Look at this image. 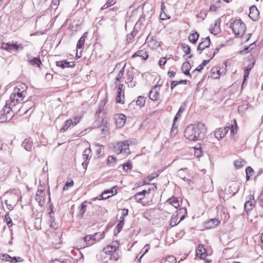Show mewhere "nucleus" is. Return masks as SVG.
Returning a JSON list of instances; mask_svg holds the SVG:
<instances>
[{
	"mask_svg": "<svg viewBox=\"0 0 263 263\" xmlns=\"http://www.w3.org/2000/svg\"><path fill=\"white\" fill-rule=\"evenodd\" d=\"M206 135L204 124L198 122L188 125L184 130V136L191 141L200 140L204 139Z\"/></svg>",
	"mask_w": 263,
	"mask_h": 263,
	"instance_id": "1",
	"label": "nucleus"
},
{
	"mask_svg": "<svg viewBox=\"0 0 263 263\" xmlns=\"http://www.w3.org/2000/svg\"><path fill=\"white\" fill-rule=\"evenodd\" d=\"M27 86L24 84H22L15 87L13 92L10 96V100H7L8 105L15 110L16 104L21 103L27 95Z\"/></svg>",
	"mask_w": 263,
	"mask_h": 263,
	"instance_id": "2",
	"label": "nucleus"
},
{
	"mask_svg": "<svg viewBox=\"0 0 263 263\" xmlns=\"http://www.w3.org/2000/svg\"><path fill=\"white\" fill-rule=\"evenodd\" d=\"M231 28L237 36H242L246 30V26L241 20H236L231 23Z\"/></svg>",
	"mask_w": 263,
	"mask_h": 263,
	"instance_id": "3",
	"label": "nucleus"
},
{
	"mask_svg": "<svg viewBox=\"0 0 263 263\" xmlns=\"http://www.w3.org/2000/svg\"><path fill=\"white\" fill-rule=\"evenodd\" d=\"M129 141L125 140L117 143L114 147V151L117 155L122 154L125 157L130 154L129 149Z\"/></svg>",
	"mask_w": 263,
	"mask_h": 263,
	"instance_id": "4",
	"label": "nucleus"
},
{
	"mask_svg": "<svg viewBox=\"0 0 263 263\" xmlns=\"http://www.w3.org/2000/svg\"><path fill=\"white\" fill-rule=\"evenodd\" d=\"M14 109L9 107L8 105V101L6 102V105L0 111V122L3 123L10 120L13 116Z\"/></svg>",
	"mask_w": 263,
	"mask_h": 263,
	"instance_id": "5",
	"label": "nucleus"
},
{
	"mask_svg": "<svg viewBox=\"0 0 263 263\" xmlns=\"http://www.w3.org/2000/svg\"><path fill=\"white\" fill-rule=\"evenodd\" d=\"M3 48L10 52H17L24 49V46L22 44H18L17 42L8 43L3 44Z\"/></svg>",
	"mask_w": 263,
	"mask_h": 263,
	"instance_id": "6",
	"label": "nucleus"
},
{
	"mask_svg": "<svg viewBox=\"0 0 263 263\" xmlns=\"http://www.w3.org/2000/svg\"><path fill=\"white\" fill-rule=\"evenodd\" d=\"M161 85L157 84L153 87L149 92V99L153 101L158 100L160 98V88Z\"/></svg>",
	"mask_w": 263,
	"mask_h": 263,
	"instance_id": "7",
	"label": "nucleus"
},
{
	"mask_svg": "<svg viewBox=\"0 0 263 263\" xmlns=\"http://www.w3.org/2000/svg\"><path fill=\"white\" fill-rule=\"evenodd\" d=\"M116 102L120 104H124V85L122 84H120L118 87Z\"/></svg>",
	"mask_w": 263,
	"mask_h": 263,
	"instance_id": "8",
	"label": "nucleus"
},
{
	"mask_svg": "<svg viewBox=\"0 0 263 263\" xmlns=\"http://www.w3.org/2000/svg\"><path fill=\"white\" fill-rule=\"evenodd\" d=\"M116 125L118 127H123L126 123V117L122 114H116L115 116Z\"/></svg>",
	"mask_w": 263,
	"mask_h": 263,
	"instance_id": "9",
	"label": "nucleus"
},
{
	"mask_svg": "<svg viewBox=\"0 0 263 263\" xmlns=\"http://www.w3.org/2000/svg\"><path fill=\"white\" fill-rule=\"evenodd\" d=\"M247 199L248 200L245 203V208L246 211L248 212L253 209L255 204V201L253 195L248 196Z\"/></svg>",
	"mask_w": 263,
	"mask_h": 263,
	"instance_id": "10",
	"label": "nucleus"
},
{
	"mask_svg": "<svg viewBox=\"0 0 263 263\" xmlns=\"http://www.w3.org/2000/svg\"><path fill=\"white\" fill-rule=\"evenodd\" d=\"M27 61L28 62L33 66H36L37 67H40L41 65L42 64V62L39 57H32L30 55H27Z\"/></svg>",
	"mask_w": 263,
	"mask_h": 263,
	"instance_id": "11",
	"label": "nucleus"
},
{
	"mask_svg": "<svg viewBox=\"0 0 263 263\" xmlns=\"http://www.w3.org/2000/svg\"><path fill=\"white\" fill-rule=\"evenodd\" d=\"M229 127H224V128H219L215 130V136L218 139L223 138L228 132L229 131Z\"/></svg>",
	"mask_w": 263,
	"mask_h": 263,
	"instance_id": "12",
	"label": "nucleus"
},
{
	"mask_svg": "<svg viewBox=\"0 0 263 263\" xmlns=\"http://www.w3.org/2000/svg\"><path fill=\"white\" fill-rule=\"evenodd\" d=\"M249 17L254 21L257 20L259 15V11L257 10L255 6H252L250 7Z\"/></svg>",
	"mask_w": 263,
	"mask_h": 263,
	"instance_id": "13",
	"label": "nucleus"
},
{
	"mask_svg": "<svg viewBox=\"0 0 263 263\" xmlns=\"http://www.w3.org/2000/svg\"><path fill=\"white\" fill-rule=\"evenodd\" d=\"M196 251L197 256L200 258H204L207 256L206 250L202 245H199Z\"/></svg>",
	"mask_w": 263,
	"mask_h": 263,
	"instance_id": "14",
	"label": "nucleus"
},
{
	"mask_svg": "<svg viewBox=\"0 0 263 263\" xmlns=\"http://www.w3.org/2000/svg\"><path fill=\"white\" fill-rule=\"evenodd\" d=\"M210 39L209 36L204 38L202 40V42L199 44L197 47L198 50L203 51L205 48L210 46Z\"/></svg>",
	"mask_w": 263,
	"mask_h": 263,
	"instance_id": "15",
	"label": "nucleus"
},
{
	"mask_svg": "<svg viewBox=\"0 0 263 263\" xmlns=\"http://www.w3.org/2000/svg\"><path fill=\"white\" fill-rule=\"evenodd\" d=\"M56 65L58 67H60L64 69L65 67H73L75 66L74 62H68L67 61H57Z\"/></svg>",
	"mask_w": 263,
	"mask_h": 263,
	"instance_id": "16",
	"label": "nucleus"
},
{
	"mask_svg": "<svg viewBox=\"0 0 263 263\" xmlns=\"http://www.w3.org/2000/svg\"><path fill=\"white\" fill-rule=\"evenodd\" d=\"M34 106V103L33 102L31 101H28L25 102V103L21 106L18 111H20L21 109H22L23 111H24V113L26 114L30 110H31L32 107Z\"/></svg>",
	"mask_w": 263,
	"mask_h": 263,
	"instance_id": "17",
	"label": "nucleus"
},
{
	"mask_svg": "<svg viewBox=\"0 0 263 263\" xmlns=\"http://www.w3.org/2000/svg\"><path fill=\"white\" fill-rule=\"evenodd\" d=\"M146 196L145 190L136 193L135 195L131 197L129 199H135L137 202H140Z\"/></svg>",
	"mask_w": 263,
	"mask_h": 263,
	"instance_id": "18",
	"label": "nucleus"
},
{
	"mask_svg": "<svg viewBox=\"0 0 263 263\" xmlns=\"http://www.w3.org/2000/svg\"><path fill=\"white\" fill-rule=\"evenodd\" d=\"M32 145V141L30 138L25 139L22 144V146L28 152H30L31 151Z\"/></svg>",
	"mask_w": 263,
	"mask_h": 263,
	"instance_id": "19",
	"label": "nucleus"
},
{
	"mask_svg": "<svg viewBox=\"0 0 263 263\" xmlns=\"http://www.w3.org/2000/svg\"><path fill=\"white\" fill-rule=\"evenodd\" d=\"M136 57H141L143 60H146L148 57L147 52L143 50H141L135 52L132 57V58H135Z\"/></svg>",
	"mask_w": 263,
	"mask_h": 263,
	"instance_id": "20",
	"label": "nucleus"
},
{
	"mask_svg": "<svg viewBox=\"0 0 263 263\" xmlns=\"http://www.w3.org/2000/svg\"><path fill=\"white\" fill-rule=\"evenodd\" d=\"M87 202L86 201L83 202L81 205V208L79 210V211L78 213V217H80V218H82V217L83 216L85 212H86V208H87V204H86Z\"/></svg>",
	"mask_w": 263,
	"mask_h": 263,
	"instance_id": "21",
	"label": "nucleus"
},
{
	"mask_svg": "<svg viewBox=\"0 0 263 263\" xmlns=\"http://www.w3.org/2000/svg\"><path fill=\"white\" fill-rule=\"evenodd\" d=\"M166 202L172 205L176 209L179 206V202L178 199L175 197H172L169 198Z\"/></svg>",
	"mask_w": 263,
	"mask_h": 263,
	"instance_id": "22",
	"label": "nucleus"
},
{
	"mask_svg": "<svg viewBox=\"0 0 263 263\" xmlns=\"http://www.w3.org/2000/svg\"><path fill=\"white\" fill-rule=\"evenodd\" d=\"M219 223V221L217 219H212L207 223L206 228L209 229L214 228Z\"/></svg>",
	"mask_w": 263,
	"mask_h": 263,
	"instance_id": "23",
	"label": "nucleus"
},
{
	"mask_svg": "<svg viewBox=\"0 0 263 263\" xmlns=\"http://www.w3.org/2000/svg\"><path fill=\"white\" fill-rule=\"evenodd\" d=\"M117 249V247L116 246L113 245H109L107 247L104 248L103 251L105 254H109L110 253L112 254L113 252L116 251V250Z\"/></svg>",
	"mask_w": 263,
	"mask_h": 263,
	"instance_id": "24",
	"label": "nucleus"
},
{
	"mask_svg": "<svg viewBox=\"0 0 263 263\" xmlns=\"http://www.w3.org/2000/svg\"><path fill=\"white\" fill-rule=\"evenodd\" d=\"M87 37V33H85L83 34V35L82 36V37L79 40L77 45V48L78 49H82L83 47L85 41V38Z\"/></svg>",
	"mask_w": 263,
	"mask_h": 263,
	"instance_id": "25",
	"label": "nucleus"
},
{
	"mask_svg": "<svg viewBox=\"0 0 263 263\" xmlns=\"http://www.w3.org/2000/svg\"><path fill=\"white\" fill-rule=\"evenodd\" d=\"M219 25H218L217 22H215L213 25H211L210 28L211 33L215 35L219 32Z\"/></svg>",
	"mask_w": 263,
	"mask_h": 263,
	"instance_id": "26",
	"label": "nucleus"
},
{
	"mask_svg": "<svg viewBox=\"0 0 263 263\" xmlns=\"http://www.w3.org/2000/svg\"><path fill=\"white\" fill-rule=\"evenodd\" d=\"M72 124H73V123L71 119L67 120L63 127L60 129V132H64L66 131Z\"/></svg>",
	"mask_w": 263,
	"mask_h": 263,
	"instance_id": "27",
	"label": "nucleus"
},
{
	"mask_svg": "<svg viewBox=\"0 0 263 263\" xmlns=\"http://www.w3.org/2000/svg\"><path fill=\"white\" fill-rule=\"evenodd\" d=\"M104 237V233H95L93 235H91V237L92 239H91V240H93L95 242L96 241H98L100 239L103 238Z\"/></svg>",
	"mask_w": 263,
	"mask_h": 263,
	"instance_id": "28",
	"label": "nucleus"
},
{
	"mask_svg": "<svg viewBox=\"0 0 263 263\" xmlns=\"http://www.w3.org/2000/svg\"><path fill=\"white\" fill-rule=\"evenodd\" d=\"M186 103L185 102H184L183 103H182V104L181 105L178 111H177L175 117H174V122L175 123L176 121H177V118L178 117H179L181 115V114L182 113V112L184 110L185 107H186Z\"/></svg>",
	"mask_w": 263,
	"mask_h": 263,
	"instance_id": "29",
	"label": "nucleus"
},
{
	"mask_svg": "<svg viewBox=\"0 0 263 263\" xmlns=\"http://www.w3.org/2000/svg\"><path fill=\"white\" fill-rule=\"evenodd\" d=\"M199 34L195 32L191 33L189 37L190 41L194 44L196 43L199 38Z\"/></svg>",
	"mask_w": 263,
	"mask_h": 263,
	"instance_id": "30",
	"label": "nucleus"
},
{
	"mask_svg": "<svg viewBox=\"0 0 263 263\" xmlns=\"http://www.w3.org/2000/svg\"><path fill=\"white\" fill-rule=\"evenodd\" d=\"M91 153V149L90 148H86L83 153V159L84 160H88L91 158V156L90 154Z\"/></svg>",
	"mask_w": 263,
	"mask_h": 263,
	"instance_id": "31",
	"label": "nucleus"
},
{
	"mask_svg": "<svg viewBox=\"0 0 263 263\" xmlns=\"http://www.w3.org/2000/svg\"><path fill=\"white\" fill-rule=\"evenodd\" d=\"M91 239H92V238L91 237L90 235H87L83 238L84 243H85L84 245L83 248H85L86 247L90 246L93 244V242H90L89 240H91Z\"/></svg>",
	"mask_w": 263,
	"mask_h": 263,
	"instance_id": "32",
	"label": "nucleus"
},
{
	"mask_svg": "<svg viewBox=\"0 0 263 263\" xmlns=\"http://www.w3.org/2000/svg\"><path fill=\"white\" fill-rule=\"evenodd\" d=\"M145 100L146 99L145 97L139 96L136 101V105L138 106L139 108L142 107L145 104Z\"/></svg>",
	"mask_w": 263,
	"mask_h": 263,
	"instance_id": "33",
	"label": "nucleus"
},
{
	"mask_svg": "<svg viewBox=\"0 0 263 263\" xmlns=\"http://www.w3.org/2000/svg\"><path fill=\"white\" fill-rule=\"evenodd\" d=\"M158 175L157 174H152L150 176L146 177L143 180V183L144 184H148L151 181H152L154 178L157 177Z\"/></svg>",
	"mask_w": 263,
	"mask_h": 263,
	"instance_id": "34",
	"label": "nucleus"
},
{
	"mask_svg": "<svg viewBox=\"0 0 263 263\" xmlns=\"http://www.w3.org/2000/svg\"><path fill=\"white\" fill-rule=\"evenodd\" d=\"M254 173L253 170L250 166H248L246 169V180L248 181L250 179V177Z\"/></svg>",
	"mask_w": 263,
	"mask_h": 263,
	"instance_id": "35",
	"label": "nucleus"
},
{
	"mask_svg": "<svg viewBox=\"0 0 263 263\" xmlns=\"http://www.w3.org/2000/svg\"><path fill=\"white\" fill-rule=\"evenodd\" d=\"M234 163L235 167L237 168H239L245 164L246 161L242 159H238L235 161Z\"/></svg>",
	"mask_w": 263,
	"mask_h": 263,
	"instance_id": "36",
	"label": "nucleus"
},
{
	"mask_svg": "<svg viewBox=\"0 0 263 263\" xmlns=\"http://www.w3.org/2000/svg\"><path fill=\"white\" fill-rule=\"evenodd\" d=\"M120 255L119 254V250L118 249L116 250L112 254L110 255V259L111 260H117L119 258Z\"/></svg>",
	"mask_w": 263,
	"mask_h": 263,
	"instance_id": "37",
	"label": "nucleus"
},
{
	"mask_svg": "<svg viewBox=\"0 0 263 263\" xmlns=\"http://www.w3.org/2000/svg\"><path fill=\"white\" fill-rule=\"evenodd\" d=\"M181 47L183 51L185 53V54H190L191 52V48L189 45L183 43L182 44Z\"/></svg>",
	"mask_w": 263,
	"mask_h": 263,
	"instance_id": "38",
	"label": "nucleus"
},
{
	"mask_svg": "<svg viewBox=\"0 0 263 263\" xmlns=\"http://www.w3.org/2000/svg\"><path fill=\"white\" fill-rule=\"evenodd\" d=\"M252 67H247L246 69H245L244 71V76H243V82L246 81V80L248 78L250 71L251 70ZM244 82H243V84Z\"/></svg>",
	"mask_w": 263,
	"mask_h": 263,
	"instance_id": "39",
	"label": "nucleus"
},
{
	"mask_svg": "<svg viewBox=\"0 0 263 263\" xmlns=\"http://www.w3.org/2000/svg\"><path fill=\"white\" fill-rule=\"evenodd\" d=\"M177 215L174 216H173L170 220V225L172 227H174L178 224L179 223V221L177 222Z\"/></svg>",
	"mask_w": 263,
	"mask_h": 263,
	"instance_id": "40",
	"label": "nucleus"
},
{
	"mask_svg": "<svg viewBox=\"0 0 263 263\" xmlns=\"http://www.w3.org/2000/svg\"><path fill=\"white\" fill-rule=\"evenodd\" d=\"M126 64H124L123 68L120 70L117 77L116 78V81H119L121 79V78L122 77L124 72V68L125 67Z\"/></svg>",
	"mask_w": 263,
	"mask_h": 263,
	"instance_id": "41",
	"label": "nucleus"
},
{
	"mask_svg": "<svg viewBox=\"0 0 263 263\" xmlns=\"http://www.w3.org/2000/svg\"><path fill=\"white\" fill-rule=\"evenodd\" d=\"M172 55H170L168 58H167L166 57L162 58L159 61V65L160 66H161V65H164L167 61V59H171Z\"/></svg>",
	"mask_w": 263,
	"mask_h": 263,
	"instance_id": "42",
	"label": "nucleus"
},
{
	"mask_svg": "<svg viewBox=\"0 0 263 263\" xmlns=\"http://www.w3.org/2000/svg\"><path fill=\"white\" fill-rule=\"evenodd\" d=\"M5 220L6 221V222H7V226H8V227H11L12 225V220L11 219V218L9 216V215L8 214H7L5 215Z\"/></svg>",
	"mask_w": 263,
	"mask_h": 263,
	"instance_id": "43",
	"label": "nucleus"
},
{
	"mask_svg": "<svg viewBox=\"0 0 263 263\" xmlns=\"http://www.w3.org/2000/svg\"><path fill=\"white\" fill-rule=\"evenodd\" d=\"M123 170L127 172L128 170H130L132 168V163L130 162H127L123 164Z\"/></svg>",
	"mask_w": 263,
	"mask_h": 263,
	"instance_id": "44",
	"label": "nucleus"
},
{
	"mask_svg": "<svg viewBox=\"0 0 263 263\" xmlns=\"http://www.w3.org/2000/svg\"><path fill=\"white\" fill-rule=\"evenodd\" d=\"M163 260L168 263H175V258L173 256H168L165 259H163Z\"/></svg>",
	"mask_w": 263,
	"mask_h": 263,
	"instance_id": "45",
	"label": "nucleus"
},
{
	"mask_svg": "<svg viewBox=\"0 0 263 263\" xmlns=\"http://www.w3.org/2000/svg\"><path fill=\"white\" fill-rule=\"evenodd\" d=\"M115 3L114 0H108L105 5H104L101 8V9H104L108 8L109 6L113 5Z\"/></svg>",
	"mask_w": 263,
	"mask_h": 263,
	"instance_id": "46",
	"label": "nucleus"
},
{
	"mask_svg": "<svg viewBox=\"0 0 263 263\" xmlns=\"http://www.w3.org/2000/svg\"><path fill=\"white\" fill-rule=\"evenodd\" d=\"M212 72L213 74H214L215 73H216L217 74V76H216L215 77L216 79H217L219 77L220 74H221L220 68H218V67L213 68L212 69Z\"/></svg>",
	"mask_w": 263,
	"mask_h": 263,
	"instance_id": "47",
	"label": "nucleus"
},
{
	"mask_svg": "<svg viewBox=\"0 0 263 263\" xmlns=\"http://www.w3.org/2000/svg\"><path fill=\"white\" fill-rule=\"evenodd\" d=\"M24 260L20 257H11L10 261L11 262L15 263L17 262H22Z\"/></svg>",
	"mask_w": 263,
	"mask_h": 263,
	"instance_id": "48",
	"label": "nucleus"
},
{
	"mask_svg": "<svg viewBox=\"0 0 263 263\" xmlns=\"http://www.w3.org/2000/svg\"><path fill=\"white\" fill-rule=\"evenodd\" d=\"M119 223L117 225L116 228H117L119 232L121 231L122 228V226L124 224V218L120 217Z\"/></svg>",
	"mask_w": 263,
	"mask_h": 263,
	"instance_id": "49",
	"label": "nucleus"
},
{
	"mask_svg": "<svg viewBox=\"0 0 263 263\" xmlns=\"http://www.w3.org/2000/svg\"><path fill=\"white\" fill-rule=\"evenodd\" d=\"M109 191H104L103 193H102L100 196L99 199L102 200V199H106L109 197V196H105V195H106L108 194Z\"/></svg>",
	"mask_w": 263,
	"mask_h": 263,
	"instance_id": "50",
	"label": "nucleus"
},
{
	"mask_svg": "<svg viewBox=\"0 0 263 263\" xmlns=\"http://www.w3.org/2000/svg\"><path fill=\"white\" fill-rule=\"evenodd\" d=\"M73 185V180H71L69 182H67L63 187V190H67L69 186H72Z\"/></svg>",
	"mask_w": 263,
	"mask_h": 263,
	"instance_id": "51",
	"label": "nucleus"
},
{
	"mask_svg": "<svg viewBox=\"0 0 263 263\" xmlns=\"http://www.w3.org/2000/svg\"><path fill=\"white\" fill-rule=\"evenodd\" d=\"M54 263H71V261L67 259H64L63 260H61L59 259H55L54 260Z\"/></svg>",
	"mask_w": 263,
	"mask_h": 263,
	"instance_id": "52",
	"label": "nucleus"
},
{
	"mask_svg": "<svg viewBox=\"0 0 263 263\" xmlns=\"http://www.w3.org/2000/svg\"><path fill=\"white\" fill-rule=\"evenodd\" d=\"M191 68V65L190 64L186 62L183 64L182 66V69L183 70H190Z\"/></svg>",
	"mask_w": 263,
	"mask_h": 263,
	"instance_id": "53",
	"label": "nucleus"
},
{
	"mask_svg": "<svg viewBox=\"0 0 263 263\" xmlns=\"http://www.w3.org/2000/svg\"><path fill=\"white\" fill-rule=\"evenodd\" d=\"M4 203L7 205V208H8V210H9L10 211H11V210H13V205H12V204L11 203L9 202L8 200H4Z\"/></svg>",
	"mask_w": 263,
	"mask_h": 263,
	"instance_id": "54",
	"label": "nucleus"
},
{
	"mask_svg": "<svg viewBox=\"0 0 263 263\" xmlns=\"http://www.w3.org/2000/svg\"><path fill=\"white\" fill-rule=\"evenodd\" d=\"M35 200L38 202L39 205L42 206L44 202V198L40 197L39 196H35Z\"/></svg>",
	"mask_w": 263,
	"mask_h": 263,
	"instance_id": "55",
	"label": "nucleus"
},
{
	"mask_svg": "<svg viewBox=\"0 0 263 263\" xmlns=\"http://www.w3.org/2000/svg\"><path fill=\"white\" fill-rule=\"evenodd\" d=\"M106 102H107V100L106 99H104V100H102L99 105V108H100L101 109H102L103 110L104 109V107L105 105V104H106Z\"/></svg>",
	"mask_w": 263,
	"mask_h": 263,
	"instance_id": "56",
	"label": "nucleus"
},
{
	"mask_svg": "<svg viewBox=\"0 0 263 263\" xmlns=\"http://www.w3.org/2000/svg\"><path fill=\"white\" fill-rule=\"evenodd\" d=\"M258 202L259 205L263 208V193L258 196Z\"/></svg>",
	"mask_w": 263,
	"mask_h": 263,
	"instance_id": "57",
	"label": "nucleus"
},
{
	"mask_svg": "<svg viewBox=\"0 0 263 263\" xmlns=\"http://www.w3.org/2000/svg\"><path fill=\"white\" fill-rule=\"evenodd\" d=\"M96 146L98 147V148L96 150V153L97 155H102L103 153V151H102V147H101L100 145L99 144H96Z\"/></svg>",
	"mask_w": 263,
	"mask_h": 263,
	"instance_id": "58",
	"label": "nucleus"
},
{
	"mask_svg": "<svg viewBox=\"0 0 263 263\" xmlns=\"http://www.w3.org/2000/svg\"><path fill=\"white\" fill-rule=\"evenodd\" d=\"M116 161V158L112 156H110L108 157L107 159V163L108 164H112L114 163Z\"/></svg>",
	"mask_w": 263,
	"mask_h": 263,
	"instance_id": "59",
	"label": "nucleus"
},
{
	"mask_svg": "<svg viewBox=\"0 0 263 263\" xmlns=\"http://www.w3.org/2000/svg\"><path fill=\"white\" fill-rule=\"evenodd\" d=\"M150 249V246L148 244H146L144 247V248H143L142 251L143 252V255H142V256L145 254L146 253H147L149 249Z\"/></svg>",
	"mask_w": 263,
	"mask_h": 263,
	"instance_id": "60",
	"label": "nucleus"
},
{
	"mask_svg": "<svg viewBox=\"0 0 263 263\" xmlns=\"http://www.w3.org/2000/svg\"><path fill=\"white\" fill-rule=\"evenodd\" d=\"M109 192L108 193H111L112 195H115L117 194V189L116 186H114L111 189L108 190Z\"/></svg>",
	"mask_w": 263,
	"mask_h": 263,
	"instance_id": "61",
	"label": "nucleus"
},
{
	"mask_svg": "<svg viewBox=\"0 0 263 263\" xmlns=\"http://www.w3.org/2000/svg\"><path fill=\"white\" fill-rule=\"evenodd\" d=\"M151 186H152L151 188H148L147 190H145V192H146V194H150L151 192V190H154V189H156L157 188V186H156V185L155 184H152Z\"/></svg>",
	"mask_w": 263,
	"mask_h": 263,
	"instance_id": "62",
	"label": "nucleus"
},
{
	"mask_svg": "<svg viewBox=\"0 0 263 263\" xmlns=\"http://www.w3.org/2000/svg\"><path fill=\"white\" fill-rule=\"evenodd\" d=\"M127 80L131 82L134 78V76L132 72L128 71L127 72Z\"/></svg>",
	"mask_w": 263,
	"mask_h": 263,
	"instance_id": "63",
	"label": "nucleus"
},
{
	"mask_svg": "<svg viewBox=\"0 0 263 263\" xmlns=\"http://www.w3.org/2000/svg\"><path fill=\"white\" fill-rule=\"evenodd\" d=\"M49 221L50 222V223H53V222L54 221V217L52 215V211H51V212L49 213Z\"/></svg>",
	"mask_w": 263,
	"mask_h": 263,
	"instance_id": "64",
	"label": "nucleus"
}]
</instances>
